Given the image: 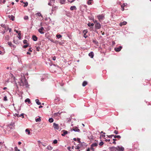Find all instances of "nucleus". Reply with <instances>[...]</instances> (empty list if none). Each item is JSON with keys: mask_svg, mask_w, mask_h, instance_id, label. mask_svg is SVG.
I'll return each instance as SVG.
<instances>
[{"mask_svg": "<svg viewBox=\"0 0 151 151\" xmlns=\"http://www.w3.org/2000/svg\"><path fill=\"white\" fill-rule=\"evenodd\" d=\"M53 127L55 129L58 130L59 129V127L58 125L55 123H53Z\"/></svg>", "mask_w": 151, "mask_h": 151, "instance_id": "3", "label": "nucleus"}, {"mask_svg": "<svg viewBox=\"0 0 151 151\" xmlns=\"http://www.w3.org/2000/svg\"><path fill=\"white\" fill-rule=\"evenodd\" d=\"M127 5L126 3H124L121 6V7H124V6H125Z\"/></svg>", "mask_w": 151, "mask_h": 151, "instance_id": "36", "label": "nucleus"}, {"mask_svg": "<svg viewBox=\"0 0 151 151\" xmlns=\"http://www.w3.org/2000/svg\"><path fill=\"white\" fill-rule=\"evenodd\" d=\"M80 139L79 138H78L77 139V141H78V142L79 143H81V141H80Z\"/></svg>", "mask_w": 151, "mask_h": 151, "instance_id": "43", "label": "nucleus"}, {"mask_svg": "<svg viewBox=\"0 0 151 151\" xmlns=\"http://www.w3.org/2000/svg\"><path fill=\"white\" fill-rule=\"evenodd\" d=\"M95 27L96 29H99L101 28V26L99 22H96L95 24Z\"/></svg>", "mask_w": 151, "mask_h": 151, "instance_id": "4", "label": "nucleus"}, {"mask_svg": "<svg viewBox=\"0 0 151 151\" xmlns=\"http://www.w3.org/2000/svg\"><path fill=\"white\" fill-rule=\"evenodd\" d=\"M3 100L4 101H7V97L6 96H4Z\"/></svg>", "mask_w": 151, "mask_h": 151, "instance_id": "35", "label": "nucleus"}, {"mask_svg": "<svg viewBox=\"0 0 151 151\" xmlns=\"http://www.w3.org/2000/svg\"><path fill=\"white\" fill-rule=\"evenodd\" d=\"M93 0H89L87 1V4L89 5H90L92 4V1Z\"/></svg>", "mask_w": 151, "mask_h": 151, "instance_id": "18", "label": "nucleus"}, {"mask_svg": "<svg viewBox=\"0 0 151 151\" xmlns=\"http://www.w3.org/2000/svg\"><path fill=\"white\" fill-rule=\"evenodd\" d=\"M88 55L91 58H93L94 56L93 52H91L89 53Z\"/></svg>", "mask_w": 151, "mask_h": 151, "instance_id": "10", "label": "nucleus"}, {"mask_svg": "<svg viewBox=\"0 0 151 151\" xmlns=\"http://www.w3.org/2000/svg\"><path fill=\"white\" fill-rule=\"evenodd\" d=\"M61 113H60L59 112H58V113H55V114L56 116H59L60 115V114Z\"/></svg>", "mask_w": 151, "mask_h": 151, "instance_id": "37", "label": "nucleus"}, {"mask_svg": "<svg viewBox=\"0 0 151 151\" xmlns=\"http://www.w3.org/2000/svg\"><path fill=\"white\" fill-rule=\"evenodd\" d=\"M25 102H27L28 104H30L31 103V101H30L29 99H28V98L27 99L25 100Z\"/></svg>", "mask_w": 151, "mask_h": 151, "instance_id": "15", "label": "nucleus"}, {"mask_svg": "<svg viewBox=\"0 0 151 151\" xmlns=\"http://www.w3.org/2000/svg\"><path fill=\"white\" fill-rule=\"evenodd\" d=\"M28 17L27 16H25L24 18V19L25 20L28 19Z\"/></svg>", "mask_w": 151, "mask_h": 151, "instance_id": "45", "label": "nucleus"}, {"mask_svg": "<svg viewBox=\"0 0 151 151\" xmlns=\"http://www.w3.org/2000/svg\"><path fill=\"white\" fill-rule=\"evenodd\" d=\"M60 2L61 4H64L66 0H60Z\"/></svg>", "mask_w": 151, "mask_h": 151, "instance_id": "21", "label": "nucleus"}, {"mask_svg": "<svg viewBox=\"0 0 151 151\" xmlns=\"http://www.w3.org/2000/svg\"><path fill=\"white\" fill-rule=\"evenodd\" d=\"M92 19L93 20V22L95 23H95H96V22H98L96 20H94V19H93V18Z\"/></svg>", "mask_w": 151, "mask_h": 151, "instance_id": "42", "label": "nucleus"}, {"mask_svg": "<svg viewBox=\"0 0 151 151\" xmlns=\"http://www.w3.org/2000/svg\"><path fill=\"white\" fill-rule=\"evenodd\" d=\"M104 144V142H101L99 143V145L100 146Z\"/></svg>", "mask_w": 151, "mask_h": 151, "instance_id": "39", "label": "nucleus"}, {"mask_svg": "<svg viewBox=\"0 0 151 151\" xmlns=\"http://www.w3.org/2000/svg\"><path fill=\"white\" fill-rule=\"evenodd\" d=\"M52 147L50 146H48L47 147V149L48 150H51L52 149Z\"/></svg>", "mask_w": 151, "mask_h": 151, "instance_id": "20", "label": "nucleus"}, {"mask_svg": "<svg viewBox=\"0 0 151 151\" xmlns=\"http://www.w3.org/2000/svg\"><path fill=\"white\" fill-rule=\"evenodd\" d=\"M18 35L19 36H20V35H21L20 31H19V33H18Z\"/></svg>", "mask_w": 151, "mask_h": 151, "instance_id": "52", "label": "nucleus"}, {"mask_svg": "<svg viewBox=\"0 0 151 151\" xmlns=\"http://www.w3.org/2000/svg\"><path fill=\"white\" fill-rule=\"evenodd\" d=\"M23 42L24 44H27V40H23Z\"/></svg>", "mask_w": 151, "mask_h": 151, "instance_id": "34", "label": "nucleus"}, {"mask_svg": "<svg viewBox=\"0 0 151 151\" xmlns=\"http://www.w3.org/2000/svg\"><path fill=\"white\" fill-rule=\"evenodd\" d=\"M122 47V46H119L118 47H116L114 48L115 51L116 52H119L121 50Z\"/></svg>", "mask_w": 151, "mask_h": 151, "instance_id": "7", "label": "nucleus"}, {"mask_svg": "<svg viewBox=\"0 0 151 151\" xmlns=\"http://www.w3.org/2000/svg\"><path fill=\"white\" fill-rule=\"evenodd\" d=\"M55 10V9L53 7H52V11L53 12V11H54Z\"/></svg>", "mask_w": 151, "mask_h": 151, "instance_id": "54", "label": "nucleus"}, {"mask_svg": "<svg viewBox=\"0 0 151 151\" xmlns=\"http://www.w3.org/2000/svg\"><path fill=\"white\" fill-rule=\"evenodd\" d=\"M23 3L24 4L23 6L24 7H27L28 5V3L27 2H23Z\"/></svg>", "mask_w": 151, "mask_h": 151, "instance_id": "27", "label": "nucleus"}, {"mask_svg": "<svg viewBox=\"0 0 151 151\" xmlns=\"http://www.w3.org/2000/svg\"><path fill=\"white\" fill-rule=\"evenodd\" d=\"M1 26H2V27H5V25L3 24H2V25H1Z\"/></svg>", "mask_w": 151, "mask_h": 151, "instance_id": "57", "label": "nucleus"}, {"mask_svg": "<svg viewBox=\"0 0 151 151\" xmlns=\"http://www.w3.org/2000/svg\"><path fill=\"white\" fill-rule=\"evenodd\" d=\"M35 101L37 105H40L41 104V103L39 102V99H36L35 100Z\"/></svg>", "mask_w": 151, "mask_h": 151, "instance_id": "17", "label": "nucleus"}, {"mask_svg": "<svg viewBox=\"0 0 151 151\" xmlns=\"http://www.w3.org/2000/svg\"><path fill=\"white\" fill-rule=\"evenodd\" d=\"M98 18L100 22L102 21L104 18V16L102 15H100L98 16Z\"/></svg>", "mask_w": 151, "mask_h": 151, "instance_id": "5", "label": "nucleus"}, {"mask_svg": "<svg viewBox=\"0 0 151 151\" xmlns=\"http://www.w3.org/2000/svg\"><path fill=\"white\" fill-rule=\"evenodd\" d=\"M44 30V28L43 27H41L38 30V32L41 34H44V32H43Z\"/></svg>", "mask_w": 151, "mask_h": 151, "instance_id": "6", "label": "nucleus"}, {"mask_svg": "<svg viewBox=\"0 0 151 151\" xmlns=\"http://www.w3.org/2000/svg\"><path fill=\"white\" fill-rule=\"evenodd\" d=\"M18 116V114H17L16 113L14 114V116Z\"/></svg>", "mask_w": 151, "mask_h": 151, "instance_id": "60", "label": "nucleus"}, {"mask_svg": "<svg viewBox=\"0 0 151 151\" xmlns=\"http://www.w3.org/2000/svg\"><path fill=\"white\" fill-rule=\"evenodd\" d=\"M81 148V146H80L79 145H78L75 147V148L76 149L79 150L80 148Z\"/></svg>", "mask_w": 151, "mask_h": 151, "instance_id": "26", "label": "nucleus"}, {"mask_svg": "<svg viewBox=\"0 0 151 151\" xmlns=\"http://www.w3.org/2000/svg\"><path fill=\"white\" fill-rule=\"evenodd\" d=\"M28 46V45H24L23 46V48H26Z\"/></svg>", "mask_w": 151, "mask_h": 151, "instance_id": "38", "label": "nucleus"}, {"mask_svg": "<svg viewBox=\"0 0 151 151\" xmlns=\"http://www.w3.org/2000/svg\"><path fill=\"white\" fill-rule=\"evenodd\" d=\"M8 30L9 32H10L12 30V29L11 28H8Z\"/></svg>", "mask_w": 151, "mask_h": 151, "instance_id": "59", "label": "nucleus"}, {"mask_svg": "<svg viewBox=\"0 0 151 151\" xmlns=\"http://www.w3.org/2000/svg\"><path fill=\"white\" fill-rule=\"evenodd\" d=\"M116 147H109L110 150L111 151H114L115 149H116Z\"/></svg>", "mask_w": 151, "mask_h": 151, "instance_id": "16", "label": "nucleus"}, {"mask_svg": "<svg viewBox=\"0 0 151 151\" xmlns=\"http://www.w3.org/2000/svg\"><path fill=\"white\" fill-rule=\"evenodd\" d=\"M88 26L89 27H90L91 26H93V25H94V24L93 23H91L90 22H89L88 24Z\"/></svg>", "mask_w": 151, "mask_h": 151, "instance_id": "24", "label": "nucleus"}, {"mask_svg": "<svg viewBox=\"0 0 151 151\" xmlns=\"http://www.w3.org/2000/svg\"><path fill=\"white\" fill-rule=\"evenodd\" d=\"M83 37L85 38H86L88 36L86 35V34L85 33H84Z\"/></svg>", "mask_w": 151, "mask_h": 151, "instance_id": "48", "label": "nucleus"}, {"mask_svg": "<svg viewBox=\"0 0 151 151\" xmlns=\"http://www.w3.org/2000/svg\"><path fill=\"white\" fill-rule=\"evenodd\" d=\"M127 22L124 21L122 22V24L123 25H126L127 24Z\"/></svg>", "mask_w": 151, "mask_h": 151, "instance_id": "41", "label": "nucleus"}, {"mask_svg": "<svg viewBox=\"0 0 151 151\" xmlns=\"http://www.w3.org/2000/svg\"><path fill=\"white\" fill-rule=\"evenodd\" d=\"M62 131L63 132V133L62 134V136H64L68 134V131L66 130H63Z\"/></svg>", "mask_w": 151, "mask_h": 151, "instance_id": "11", "label": "nucleus"}, {"mask_svg": "<svg viewBox=\"0 0 151 151\" xmlns=\"http://www.w3.org/2000/svg\"><path fill=\"white\" fill-rule=\"evenodd\" d=\"M57 142H58V141L56 139H55V140H54L53 142V143L54 144H56L57 143Z\"/></svg>", "mask_w": 151, "mask_h": 151, "instance_id": "40", "label": "nucleus"}, {"mask_svg": "<svg viewBox=\"0 0 151 151\" xmlns=\"http://www.w3.org/2000/svg\"><path fill=\"white\" fill-rule=\"evenodd\" d=\"M53 121V119L52 118H51L49 119V122L50 123L52 122Z\"/></svg>", "mask_w": 151, "mask_h": 151, "instance_id": "22", "label": "nucleus"}, {"mask_svg": "<svg viewBox=\"0 0 151 151\" xmlns=\"http://www.w3.org/2000/svg\"><path fill=\"white\" fill-rule=\"evenodd\" d=\"M74 1H75V0H72L71 1H69L71 3H72L73 2H74Z\"/></svg>", "mask_w": 151, "mask_h": 151, "instance_id": "61", "label": "nucleus"}, {"mask_svg": "<svg viewBox=\"0 0 151 151\" xmlns=\"http://www.w3.org/2000/svg\"><path fill=\"white\" fill-rule=\"evenodd\" d=\"M8 17L10 19L12 20V21H14V17L13 16L11 15H8Z\"/></svg>", "mask_w": 151, "mask_h": 151, "instance_id": "13", "label": "nucleus"}, {"mask_svg": "<svg viewBox=\"0 0 151 151\" xmlns=\"http://www.w3.org/2000/svg\"><path fill=\"white\" fill-rule=\"evenodd\" d=\"M52 58L53 60H56V57L54 56V57H52Z\"/></svg>", "mask_w": 151, "mask_h": 151, "instance_id": "46", "label": "nucleus"}, {"mask_svg": "<svg viewBox=\"0 0 151 151\" xmlns=\"http://www.w3.org/2000/svg\"><path fill=\"white\" fill-rule=\"evenodd\" d=\"M56 37L58 38L59 39L62 37V36L60 34L57 35L56 36Z\"/></svg>", "mask_w": 151, "mask_h": 151, "instance_id": "30", "label": "nucleus"}, {"mask_svg": "<svg viewBox=\"0 0 151 151\" xmlns=\"http://www.w3.org/2000/svg\"><path fill=\"white\" fill-rule=\"evenodd\" d=\"M20 117L21 116H22V118H24V116H23V114H22L20 115Z\"/></svg>", "mask_w": 151, "mask_h": 151, "instance_id": "58", "label": "nucleus"}, {"mask_svg": "<svg viewBox=\"0 0 151 151\" xmlns=\"http://www.w3.org/2000/svg\"><path fill=\"white\" fill-rule=\"evenodd\" d=\"M27 54L28 55H30L31 53L29 52H27Z\"/></svg>", "mask_w": 151, "mask_h": 151, "instance_id": "63", "label": "nucleus"}, {"mask_svg": "<svg viewBox=\"0 0 151 151\" xmlns=\"http://www.w3.org/2000/svg\"><path fill=\"white\" fill-rule=\"evenodd\" d=\"M70 148H71V147H68L67 149H68V150H69V151H71V150H70Z\"/></svg>", "mask_w": 151, "mask_h": 151, "instance_id": "51", "label": "nucleus"}, {"mask_svg": "<svg viewBox=\"0 0 151 151\" xmlns=\"http://www.w3.org/2000/svg\"><path fill=\"white\" fill-rule=\"evenodd\" d=\"M87 84V82L86 81L83 82L82 83V86H83L84 87Z\"/></svg>", "mask_w": 151, "mask_h": 151, "instance_id": "19", "label": "nucleus"}, {"mask_svg": "<svg viewBox=\"0 0 151 151\" xmlns=\"http://www.w3.org/2000/svg\"><path fill=\"white\" fill-rule=\"evenodd\" d=\"M114 138H117L118 139H120L121 138V137L119 135H115L114 136Z\"/></svg>", "mask_w": 151, "mask_h": 151, "instance_id": "28", "label": "nucleus"}, {"mask_svg": "<svg viewBox=\"0 0 151 151\" xmlns=\"http://www.w3.org/2000/svg\"><path fill=\"white\" fill-rule=\"evenodd\" d=\"M116 148V150L119 151H124V148L122 146H117Z\"/></svg>", "mask_w": 151, "mask_h": 151, "instance_id": "2", "label": "nucleus"}, {"mask_svg": "<svg viewBox=\"0 0 151 151\" xmlns=\"http://www.w3.org/2000/svg\"><path fill=\"white\" fill-rule=\"evenodd\" d=\"M98 146V143H94L92 144L91 145V147H96Z\"/></svg>", "mask_w": 151, "mask_h": 151, "instance_id": "14", "label": "nucleus"}, {"mask_svg": "<svg viewBox=\"0 0 151 151\" xmlns=\"http://www.w3.org/2000/svg\"><path fill=\"white\" fill-rule=\"evenodd\" d=\"M53 7L54 8V9H55V10H56V9H57L58 8V7L57 6H55L54 7Z\"/></svg>", "mask_w": 151, "mask_h": 151, "instance_id": "49", "label": "nucleus"}, {"mask_svg": "<svg viewBox=\"0 0 151 151\" xmlns=\"http://www.w3.org/2000/svg\"><path fill=\"white\" fill-rule=\"evenodd\" d=\"M73 130L75 132H79L80 130L77 127H73Z\"/></svg>", "mask_w": 151, "mask_h": 151, "instance_id": "8", "label": "nucleus"}, {"mask_svg": "<svg viewBox=\"0 0 151 151\" xmlns=\"http://www.w3.org/2000/svg\"><path fill=\"white\" fill-rule=\"evenodd\" d=\"M14 150L15 151H20V150L18 149L17 147H14Z\"/></svg>", "mask_w": 151, "mask_h": 151, "instance_id": "33", "label": "nucleus"}, {"mask_svg": "<svg viewBox=\"0 0 151 151\" xmlns=\"http://www.w3.org/2000/svg\"><path fill=\"white\" fill-rule=\"evenodd\" d=\"M91 149L93 151H94V149L93 147H91Z\"/></svg>", "mask_w": 151, "mask_h": 151, "instance_id": "53", "label": "nucleus"}, {"mask_svg": "<svg viewBox=\"0 0 151 151\" xmlns=\"http://www.w3.org/2000/svg\"><path fill=\"white\" fill-rule=\"evenodd\" d=\"M73 140H74V141H76L77 140V139L76 138H74L73 139Z\"/></svg>", "mask_w": 151, "mask_h": 151, "instance_id": "62", "label": "nucleus"}, {"mask_svg": "<svg viewBox=\"0 0 151 151\" xmlns=\"http://www.w3.org/2000/svg\"><path fill=\"white\" fill-rule=\"evenodd\" d=\"M80 144H78V145H79L80 146H81V148L82 147H83V146H86V144L84 143V142H81L80 143Z\"/></svg>", "mask_w": 151, "mask_h": 151, "instance_id": "9", "label": "nucleus"}, {"mask_svg": "<svg viewBox=\"0 0 151 151\" xmlns=\"http://www.w3.org/2000/svg\"><path fill=\"white\" fill-rule=\"evenodd\" d=\"M25 131L26 132H27V134H29L30 133L29 130L28 129H26L25 130Z\"/></svg>", "mask_w": 151, "mask_h": 151, "instance_id": "31", "label": "nucleus"}, {"mask_svg": "<svg viewBox=\"0 0 151 151\" xmlns=\"http://www.w3.org/2000/svg\"><path fill=\"white\" fill-rule=\"evenodd\" d=\"M6 2V0H3V3L4 4Z\"/></svg>", "mask_w": 151, "mask_h": 151, "instance_id": "64", "label": "nucleus"}, {"mask_svg": "<svg viewBox=\"0 0 151 151\" xmlns=\"http://www.w3.org/2000/svg\"><path fill=\"white\" fill-rule=\"evenodd\" d=\"M48 5L49 6H52V4H51V2H49L48 3Z\"/></svg>", "mask_w": 151, "mask_h": 151, "instance_id": "55", "label": "nucleus"}, {"mask_svg": "<svg viewBox=\"0 0 151 151\" xmlns=\"http://www.w3.org/2000/svg\"><path fill=\"white\" fill-rule=\"evenodd\" d=\"M31 48H30L29 49V51L30 52H32V50H31Z\"/></svg>", "mask_w": 151, "mask_h": 151, "instance_id": "56", "label": "nucleus"}, {"mask_svg": "<svg viewBox=\"0 0 151 151\" xmlns=\"http://www.w3.org/2000/svg\"><path fill=\"white\" fill-rule=\"evenodd\" d=\"M32 38L33 40L35 41H37V38L35 35H33L32 36Z\"/></svg>", "mask_w": 151, "mask_h": 151, "instance_id": "12", "label": "nucleus"}, {"mask_svg": "<svg viewBox=\"0 0 151 151\" xmlns=\"http://www.w3.org/2000/svg\"><path fill=\"white\" fill-rule=\"evenodd\" d=\"M40 48L39 47H37L36 48V50L37 51H40Z\"/></svg>", "mask_w": 151, "mask_h": 151, "instance_id": "47", "label": "nucleus"}, {"mask_svg": "<svg viewBox=\"0 0 151 151\" xmlns=\"http://www.w3.org/2000/svg\"><path fill=\"white\" fill-rule=\"evenodd\" d=\"M114 133H115L116 134H118V131L115 130L114 132Z\"/></svg>", "mask_w": 151, "mask_h": 151, "instance_id": "44", "label": "nucleus"}, {"mask_svg": "<svg viewBox=\"0 0 151 151\" xmlns=\"http://www.w3.org/2000/svg\"><path fill=\"white\" fill-rule=\"evenodd\" d=\"M88 31H87V30H84L83 31V33H85L86 34V33H87V32Z\"/></svg>", "mask_w": 151, "mask_h": 151, "instance_id": "50", "label": "nucleus"}, {"mask_svg": "<svg viewBox=\"0 0 151 151\" xmlns=\"http://www.w3.org/2000/svg\"><path fill=\"white\" fill-rule=\"evenodd\" d=\"M74 9H76V6H71V7L70 8V10H73Z\"/></svg>", "mask_w": 151, "mask_h": 151, "instance_id": "25", "label": "nucleus"}, {"mask_svg": "<svg viewBox=\"0 0 151 151\" xmlns=\"http://www.w3.org/2000/svg\"><path fill=\"white\" fill-rule=\"evenodd\" d=\"M41 119H40V117H39V118L37 119H35V121L36 122H40V121H41Z\"/></svg>", "mask_w": 151, "mask_h": 151, "instance_id": "23", "label": "nucleus"}, {"mask_svg": "<svg viewBox=\"0 0 151 151\" xmlns=\"http://www.w3.org/2000/svg\"><path fill=\"white\" fill-rule=\"evenodd\" d=\"M8 44L9 45L10 47H11L12 46V42H8ZM13 46H14L13 45Z\"/></svg>", "mask_w": 151, "mask_h": 151, "instance_id": "32", "label": "nucleus"}, {"mask_svg": "<svg viewBox=\"0 0 151 151\" xmlns=\"http://www.w3.org/2000/svg\"><path fill=\"white\" fill-rule=\"evenodd\" d=\"M35 15L37 16H41L42 17L41 14L40 13H36Z\"/></svg>", "mask_w": 151, "mask_h": 151, "instance_id": "29", "label": "nucleus"}, {"mask_svg": "<svg viewBox=\"0 0 151 151\" xmlns=\"http://www.w3.org/2000/svg\"><path fill=\"white\" fill-rule=\"evenodd\" d=\"M18 83L20 86H24L25 85L26 87H27V82L24 77H22L20 78Z\"/></svg>", "mask_w": 151, "mask_h": 151, "instance_id": "1", "label": "nucleus"}]
</instances>
